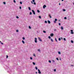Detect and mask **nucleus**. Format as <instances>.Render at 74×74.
I'll return each mask as SVG.
<instances>
[{
  "instance_id": "14",
  "label": "nucleus",
  "mask_w": 74,
  "mask_h": 74,
  "mask_svg": "<svg viewBox=\"0 0 74 74\" xmlns=\"http://www.w3.org/2000/svg\"><path fill=\"white\" fill-rule=\"evenodd\" d=\"M61 29H62V30H63V27H61Z\"/></svg>"
},
{
  "instance_id": "49",
  "label": "nucleus",
  "mask_w": 74,
  "mask_h": 74,
  "mask_svg": "<svg viewBox=\"0 0 74 74\" xmlns=\"http://www.w3.org/2000/svg\"><path fill=\"white\" fill-rule=\"evenodd\" d=\"M56 59L57 60H59V59L58 58H57Z\"/></svg>"
},
{
  "instance_id": "16",
  "label": "nucleus",
  "mask_w": 74,
  "mask_h": 74,
  "mask_svg": "<svg viewBox=\"0 0 74 74\" xmlns=\"http://www.w3.org/2000/svg\"><path fill=\"white\" fill-rule=\"evenodd\" d=\"M33 64L34 65H35V64H36V63H35L34 62H33Z\"/></svg>"
},
{
  "instance_id": "43",
  "label": "nucleus",
  "mask_w": 74,
  "mask_h": 74,
  "mask_svg": "<svg viewBox=\"0 0 74 74\" xmlns=\"http://www.w3.org/2000/svg\"><path fill=\"white\" fill-rule=\"evenodd\" d=\"M64 41H66V38H64Z\"/></svg>"
},
{
  "instance_id": "6",
  "label": "nucleus",
  "mask_w": 74,
  "mask_h": 74,
  "mask_svg": "<svg viewBox=\"0 0 74 74\" xmlns=\"http://www.w3.org/2000/svg\"><path fill=\"white\" fill-rule=\"evenodd\" d=\"M71 34H74V32H73V30H71Z\"/></svg>"
},
{
  "instance_id": "48",
  "label": "nucleus",
  "mask_w": 74,
  "mask_h": 74,
  "mask_svg": "<svg viewBox=\"0 0 74 74\" xmlns=\"http://www.w3.org/2000/svg\"><path fill=\"white\" fill-rule=\"evenodd\" d=\"M49 38H51V36H49Z\"/></svg>"
},
{
  "instance_id": "39",
  "label": "nucleus",
  "mask_w": 74,
  "mask_h": 74,
  "mask_svg": "<svg viewBox=\"0 0 74 74\" xmlns=\"http://www.w3.org/2000/svg\"><path fill=\"white\" fill-rule=\"evenodd\" d=\"M32 1L33 2H35V0H32Z\"/></svg>"
},
{
  "instance_id": "36",
  "label": "nucleus",
  "mask_w": 74,
  "mask_h": 74,
  "mask_svg": "<svg viewBox=\"0 0 74 74\" xmlns=\"http://www.w3.org/2000/svg\"><path fill=\"white\" fill-rule=\"evenodd\" d=\"M56 71V69H54V71Z\"/></svg>"
},
{
  "instance_id": "22",
  "label": "nucleus",
  "mask_w": 74,
  "mask_h": 74,
  "mask_svg": "<svg viewBox=\"0 0 74 74\" xmlns=\"http://www.w3.org/2000/svg\"><path fill=\"white\" fill-rule=\"evenodd\" d=\"M13 1H14V3H16V1H15V0H14Z\"/></svg>"
},
{
  "instance_id": "45",
  "label": "nucleus",
  "mask_w": 74,
  "mask_h": 74,
  "mask_svg": "<svg viewBox=\"0 0 74 74\" xmlns=\"http://www.w3.org/2000/svg\"><path fill=\"white\" fill-rule=\"evenodd\" d=\"M59 26H60V25H61L60 23H59Z\"/></svg>"
},
{
  "instance_id": "7",
  "label": "nucleus",
  "mask_w": 74,
  "mask_h": 74,
  "mask_svg": "<svg viewBox=\"0 0 74 74\" xmlns=\"http://www.w3.org/2000/svg\"><path fill=\"white\" fill-rule=\"evenodd\" d=\"M51 37H53V34H51L50 35Z\"/></svg>"
},
{
  "instance_id": "27",
  "label": "nucleus",
  "mask_w": 74,
  "mask_h": 74,
  "mask_svg": "<svg viewBox=\"0 0 74 74\" xmlns=\"http://www.w3.org/2000/svg\"><path fill=\"white\" fill-rule=\"evenodd\" d=\"M30 59L31 60H32L33 59V58L32 57H30Z\"/></svg>"
},
{
  "instance_id": "35",
  "label": "nucleus",
  "mask_w": 74,
  "mask_h": 74,
  "mask_svg": "<svg viewBox=\"0 0 74 74\" xmlns=\"http://www.w3.org/2000/svg\"><path fill=\"white\" fill-rule=\"evenodd\" d=\"M55 40L57 42H58V40H56V38H55Z\"/></svg>"
},
{
  "instance_id": "30",
  "label": "nucleus",
  "mask_w": 74,
  "mask_h": 74,
  "mask_svg": "<svg viewBox=\"0 0 74 74\" xmlns=\"http://www.w3.org/2000/svg\"><path fill=\"white\" fill-rule=\"evenodd\" d=\"M20 3L21 4H22V2H20Z\"/></svg>"
},
{
  "instance_id": "8",
  "label": "nucleus",
  "mask_w": 74,
  "mask_h": 74,
  "mask_svg": "<svg viewBox=\"0 0 74 74\" xmlns=\"http://www.w3.org/2000/svg\"><path fill=\"white\" fill-rule=\"evenodd\" d=\"M45 7H47V6H46V5H45L43 6V8H45Z\"/></svg>"
},
{
  "instance_id": "46",
  "label": "nucleus",
  "mask_w": 74,
  "mask_h": 74,
  "mask_svg": "<svg viewBox=\"0 0 74 74\" xmlns=\"http://www.w3.org/2000/svg\"><path fill=\"white\" fill-rule=\"evenodd\" d=\"M54 31H56V29H54Z\"/></svg>"
},
{
  "instance_id": "51",
  "label": "nucleus",
  "mask_w": 74,
  "mask_h": 74,
  "mask_svg": "<svg viewBox=\"0 0 74 74\" xmlns=\"http://www.w3.org/2000/svg\"><path fill=\"white\" fill-rule=\"evenodd\" d=\"M36 74H37V72H36Z\"/></svg>"
},
{
  "instance_id": "21",
  "label": "nucleus",
  "mask_w": 74,
  "mask_h": 74,
  "mask_svg": "<svg viewBox=\"0 0 74 74\" xmlns=\"http://www.w3.org/2000/svg\"><path fill=\"white\" fill-rule=\"evenodd\" d=\"M29 28L30 29H32V28L31 27H30V26H29Z\"/></svg>"
},
{
  "instance_id": "18",
  "label": "nucleus",
  "mask_w": 74,
  "mask_h": 74,
  "mask_svg": "<svg viewBox=\"0 0 74 74\" xmlns=\"http://www.w3.org/2000/svg\"><path fill=\"white\" fill-rule=\"evenodd\" d=\"M43 33H46V31H43Z\"/></svg>"
},
{
  "instance_id": "37",
  "label": "nucleus",
  "mask_w": 74,
  "mask_h": 74,
  "mask_svg": "<svg viewBox=\"0 0 74 74\" xmlns=\"http://www.w3.org/2000/svg\"><path fill=\"white\" fill-rule=\"evenodd\" d=\"M4 4H5V2H3Z\"/></svg>"
},
{
  "instance_id": "15",
  "label": "nucleus",
  "mask_w": 74,
  "mask_h": 74,
  "mask_svg": "<svg viewBox=\"0 0 74 74\" xmlns=\"http://www.w3.org/2000/svg\"><path fill=\"white\" fill-rule=\"evenodd\" d=\"M35 69L36 70H38V68H37V66H35Z\"/></svg>"
},
{
  "instance_id": "32",
  "label": "nucleus",
  "mask_w": 74,
  "mask_h": 74,
  "mask_svg": "<svg viewBox=\"0 0 74 74\" xmlns=\"http://www.w3.org/2000/svg\"><path fill=\"white\" fill-rule=\"evenodd\" d=\"M49 63H51V60H49Z\"/></svg>"
},
{
  "instance_id": "24",
  "label": "nucleus",
  "mask_w": 74,
  "mask_h": 74,
  "mask_svg": "<svg viewBox=\"0 0 74 74\" xmlns=\"http://www.w3.org/2000/svg\"><path fill=\"white\" fill-rule=\"evenodd\" d=\"M23 40H25V37H23Z\"/></svg>"
},
{
  "instance_id": "5",
  "label": "nucleus",
  "mask_w": 74,
  "mask_h": 74,
  "mask_svg": "<svg viewBox=\"0 0 74 74\" xmlns=\"http://www.w3.org/2000/svg\"><path fill=\"white\" fill-rule=\"evenodd\" d=\"M38 39L40 41H42V40H41V39L39 37H38Z\"/></svg>"
},
{
  "instance_id": "38",
  "label": "nucleus",
  "mask_w": 74,
  "mask_h": 74,
  "mask_svg": "<svg viewBox=\"0 0 74 74\" xmlns=\"http://www.w3.org/2000/svg\"><path fill=\"white\" fill-rule=\"evenodd\" d=\"M16 18H17V19H18L19 18V17L18 16H17L16 17Z\"/></svg>"
},
{
  "instance_id": "9",
  "label": "nucleus",
  "mask_w": 74,
  "mask_h": 74,
  "mask_svg": "<svg viewBox=\"0 0 74 74\" xmlns=\"http://www.w3.org/2000/svg\"><path fill=\"white\" fill-rule=\"evenodd\" d=\"M48 23H49V24H50L51 23V22L50 21L48 20Z\"/></svg>"
},
{
  "instance_id": "31",
  "label": "nucleus",
  "mask_w": 74,
  "mask_h": 74,
  "mask_svg": "<svg viewBox=\"0 0 74 74\" xmlns=\"http://www.w3.org/2000/svg\"><path fill=\"white\" fill-rule=\"evenodd\" d=\"M39 18H41V17L40 16H39Z\"/></svg>"
},
{
  "instance_id": "29",
  "label": "nucleus",
  "mask_w": 74,
  "mask_h": 74,
  "mask_svg": "<svg viewBox=\"0 0 74 74\" xmlns=\"http://www.w3.org/2000/svg\"><path fill=\"white\" fill-rule=\"evenodd\" d=\"M45 23H47V21H45Z\"/></svg>"
},
{
  "instance_id": "33",
  "label": "nucleus",
  "mask_w": 74,
  "mask_h": 74,
  "mask_svg": "<svg viewBox=\"0 0 74 74\" xmlns=\"http://www.w3.org/2000/svg\"><path fill=\"white\" fill-rule=\"evenodd\" d=\"M63 11H66V10L64 9H63Z\"/></svg>"
},
{
  "instance_id": "47",
  "label": "nucleus",
  "mask_w": 74,
  "mask_h": 74,
  "mask_svg": "<svg viewBox=\"0 0 74 74\" xmlns=\"http://www.w3.org/2000/svg\"><path fill=\"white\" fill-rule=\"evenodd\" d=\"M34 56H36V55H35V54H34Z\"/></svg>"
},
{
  "instance_id": "4",
  "label": "nucleus",
  "mask_w": 74,
  "mask_h": 74,
  "mask_svg": "<svg viewBox=\"0 0 74 74\" xmlns=\"http://www.w3.org/2000/svg\"><path fill=\"white\" fill-rule=\"evenodd\" d=\"M38 73L39 74H41V71L39 69H38Z\"/></svg>"
},
{
  "instance_id": "17",
  "label": "nucleus",
  "mask_w": 74,
  "mask_h": 74,
  "mask_svg": "<svg viewBox=\"0 0 74 74\" xmlns=\"http://www.w3.org/2000/svg\"><path fill=\"white\" fill-rule=\"evenodd\" d=\"M37 12H38V13H40V11L39 10H37Z\"/></svg>"
},
{
  "instance_id": "10",
  "label": "nucleus",
  "mask_w": 74,
  "mask_h": 74,
  "mask_svg": "<svg viewBox=\"0 0 74 74\" xmlns=\"http://www.w3.org/2000/svg\"><path fill=\"white\" fill-rule=\"evenodd\" d=\"M28 9L29 10H31V8L30 7H28Z\"/></svg>"
},
{
  "instance_id": "23",
  "label": "nucleus",
  "mask_w": 74,
  "mask_h": 74,
  "mask_svg": "<svg viewBox=\"0 0 74 74\" xmlns=\"http://www.w3.org/2000/svg\"><path fill=\"white\" fill-rule=\"evenodd\" d=\"M29 14L30 15H32V13L31 12H30Z\"/></svg>"
},
{
  "instance_id": "19",
  "label": "nucleus",
  "mask_w": 74,
  "mask_h": 74,
  "mask_svg": "<svg viewBox=\"0 0 74 74\" xmlns=\"http://www.w3.org/2000/svg\"><path fill=\"white\" fill-rule=\"evenodd\" d=\"M49 16L50 18H52V17H51V15H49Z\"/></svg>"
},
{
  "instance_id": "2",
  "label": "nucleus",
  "mask_w": 74,
  "mask_h": 74,
  "mask_svg": "<svg viewBox=\"0 0 74 74\" xmlns=\"http://www.w3.org/2000/svg\"><path fill=\"white\" fill-rule=\"evenodd\" d=\"M32 11L33 14L34 15H35L36 14V13H35V12L34 11V10H32Z\"/></svg>"
},
{
  "instance_id": "50",
  "label": "nucleus",
  "mask_w": 74,
  "mask_h": 74,
  "mask_svg": "<svg viewBox=\"0 0 74 74\" xmlns=\"http://www.w3.org/2000/svg\"><path fill=\"white\" fill-rule=\"evenodd\" d=\"M1 44H2V45H3L4 44L3 43H1Z\"/></svg>"
},
{
  "instance_id": "54",
  "label": "nucleus",
  "mask_w": 74,
  "mask_h": 74,
  "mask_svg": "<svg viewBox=\"0 0 74 74\" xmlns=\"http://www.w3.org/2000/svg\"><path fill=\"white\" fill-rule=\"evenodd\" d=\"M72 66H73V65H71Z\"/></svg>"
},
{
  "instance_id": "55",
  "label": "nucleus",
  "mask_w": 74,
  "mask_h": 74,
  "mask_svg": "<svg viewBox=\"0 0 74 74\" xmlns=\"http://www.w3.org/2000/svg\"><path fill=\"white\" fill-rule=\"evenodd\" d=\"M0 42H1V41H0Z\"/></svg>"
},
{
  "instance_id": "34",
  "label": "nucleus",
  "mask_w": 74,
  "mask_h": 74,
  "mask_svg": "<svg viewBox=\"0 0 74 74\" xmlns=\"http://www.w3.org/2000/svg\"><path fill=\"white\" fill-rule=\"evenodd\" d=\"M8 58V55L6 56V58L7 59Z\"/></svg>"
},
{
  "instance_id": "26",
  "label": "nucleus",
  "mask_w": 74,
  "mask_h": 74,
  "mask_svg": "<svg viewBox=\"0 0 74 74\" xmlns=\"http://www.w3.org/2000/svg\"><path fill=\"white\" fill-rule=\"evenodd\" d=\"M58 40H59V41H60V40H61V39H60V38H59Z\"/></svg>"
},
{
  "instance_id": "53",
  "label": "nucleus",
  "mask_w": 74,
  "mask_h": 74,
  "mask_svg": "<svg viewBox=\"0 0 74 74\" xmlns=\"http://www.w3.org/2000/svg\"><path fill=\"white\" fill-rule=\"evenodd\" d=\"M64 0H62V1H63Z\"/></svg>"
},
{
  "instance_id": "11",
  "label": "nucleus",
  "mask_w": 74,
  "mask_h": 74,
  "mask_svg": "<svg viewBox=\"0 0 74 74\" xmlns=\"http://www.w3.org/2000/svg\"><path fill=\"white\" fill-rule=\"evenodd\" d=\"M22 42L23 44H25V42L23 40H22Z\"/></svg>"
},
{
  "instance_id": "12",
  "label": "nucleus",
  "mask_w": 74,
  "mask_h": 74,
  "mask_svg": "<svg viewBox=\"0 0 74 74\" xmlns=\"http://www.w3.org/2000/svg\"><path fill=\"white\" fill-rule=\"evenodd\" d=\"M51 41L52 42H53V40H52V39H51Z\"/></svg>"
},
{
  "instance_id": "25",
  "label": "nucleus",
  "mask_w": 74,
  "mask_h": 74,
  "mask_svg": "<svg viewBox=\"0 0 74 74\" xmlns=\"http://www.w3.org/2000/svg\"><path fill=\"white\" fill-rule=\"evenodd\" d=\"M38 51H39V52H41V51H40V49H38Z\"/></svg>"
},
{
  "instance_id": "1",
  "label": "nucleus",
  "mask_w": 74,
  "mask_h": 74,
  "mask_svg": "<svg viewBox=\"0 0 74 74\" xmlns=\"http://www.w3.org/2000/svg\"><path fill=\"white\" fill-rule=\"evenodd\" d=\"M35 42L36 43L37 42V39L36 38H35Z\"/></svg>"
},
{
  "instance_id": "41",
  "label": "nucleus",
  "mask_w": 74,
  "mask_h": 74,
  "mask_svg": "<svg viewBox=\"0 0 74 74\" xmlns=\"http://www.w3.org/2000/svg\"><path fill=\"white\" fill-rule=\"evenodd\" d=\"M19 8L21 10L22 8L21 7H19Z\"/></svg>"
},
{
  "instance_id": "20",
  "label": "nucleus",
  "mask_w": 74,
  "mask_h": 74,
  "mask_svg": "<svg viewBox=\"0 0 74 74\" xmlns=\"http://www.w3.org/2000/svg\"><path fill=\"white\" fill-rule=\"evenodd\" d=\"M71 43H73V42H74L73 40H71Z\"/></svg>"
},
{
  "instance_id": "52",
  "label": "nucleus",
  "mask_w": 74,
  "mask_h": 74,
  "mask_svg": "<svg viewBox=\"0 0 74 74\" xmlns=\"http://www.w3.org/2000/svg\"><path fill=\"white\" fill-rule=\"evenodd\" d=\"M59 5H60V3H59Z\"/></svg>"
},
{
  "instance_id": "3",
  "label": "nucleus",
  "mask_w": 74,
  "mask_h": 74,
  "mask_svg": "<svg viewBox=\"0 0 74 74\" xmlns=\"http://www.w3.org/2000/svg\"><path fill=\"white\" fill-rule=\"evenodd\" d=\"M55 21H54V22L55 23H56V21H58V19H55Z\"/></svg>"
},
{
  "instance_id": "44",
  "label": "nucleus",
  "mask_w": 74,
  "mask_h": 74,
  "mask_svg": "<svg viewBox=\"0 0 74 74\" xmlns=\"http://www.w3.org/2000/svg\"><path fill=\"white\" fill-rule=\"evenodd\" d=\"M31 3L32 4H33V2L32 1H31Z\"/></svg>"
},
{
  "instance_id": "28",
  "label": "nucleus",
  "mask_w": 74,
  "mask_h": 74,
  "mask_svg": "<svg viewBox=\"0 0 74 74\" xmlns=\"http://www.w3.org/2000/svg\"><path fill=\"white\" fill-rule=\"evenodd\" d=\"M64 19H67V17H65L64 18Z\"/></svg>"
},
{
  "instance_id": "42",
  "label": "nucleus",
  "mask_w": 74,
  "mask_h": 74,
  "mask_svg": "<svg viewBox=\"0 0 74 74\" xmlns=\"http://www.w3.org/2000/svg\"><path fill=\"white\" fill-rule=\"evenodd\" d=\"M16 32H19V30H17Z\"/></svg>"
},
{
  "instance_id": "40",
  "label": "nucleus",
  "mask_w": 74,
  "mask_h": 74,
  "mask_svg": "<svg viewBox=\"0 0 74 74\" xmlns=\"http://www.w3.org/2000/svg\"><path fill=\"white\" fill-rule=\"evenodd\" d=\"M34 5H36V3H35V2H34Z\"/></svg>"
},
{
  "instance_id": "13",
  "label": "nucleus",
  "mask_w": 74,
  "mask_h": 74,
  "mask_svg": "<svg viewBox=\"0 0 74 74\" xmlns=\"http://www.w3.org/2000/svg\"><path fill=\"white\" fill-rule=\"evenodd\" d=\"M58 54H61V53H60V51H58Z\"/></svg>"
}]
</instances>
